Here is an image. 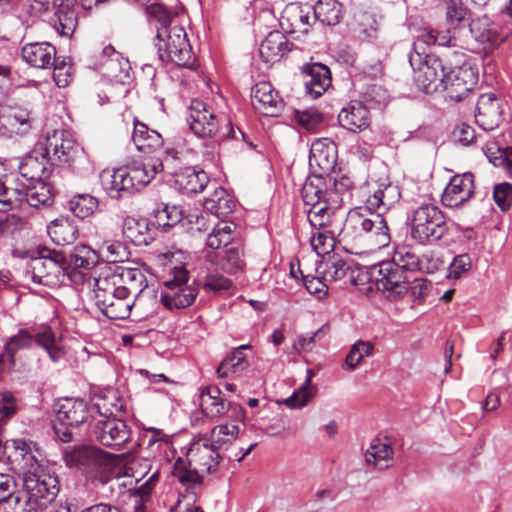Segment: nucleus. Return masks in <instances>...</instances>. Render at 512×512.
I'll list each match as a JSON object with an SVG mask.
<instances>
[{"instance_id":"obj_13","label":"nucleus","mask_w":512,"mask_h":512,"mask_svg":"<svg viewBox=\"0 0 512 512\" xmlns=\"http://www.w3.org/2000/svg\"><path fill=\"white\" fill-rule=\"evenodd\" d=\"M478 83V68L464 66V69L455 70L445 74L442 92L446 98L453 102H461L474 89Z\"/></svg>"},{"instance_id":"obj_64","label":"nucleus","mask_w":512,"mask_h":512,"mask_svg":"<svg viewBox=\"0 0 512 512\" xmlns=\"http://www.w3.org/2000/svg\"><path fill=\"white\" fill-rule=\"evenodd\" d=\"M183 152L175 148L163 147V154L157 155L156 158H152L153 161L161 162L162 171L165 169L169 170V173L173 175L174 171H178L182 168Z\"/></svg>"},{"instance_id":"obj_21","label":"nucleus","mask_w":512,"mask_h":512,"mask_svg":"<svg viewBox=\"0 0 512 512\" xmlns=\"http://www.w3.org/2000/svg\"><path fill=\"white\" fill-rule=\"evenodd\" d=\"M78 0H55L52 5L53 16L47 21L61 36L71 37L78 25Z\"/></svg>"},{"instance_id":"obj_1","label":"nucleus","mask_w":512,"mask_h":512,"mask_svg":"<svg viewBox=\"0 0 512 512\" xmlns=\"http://www.w3.org/2000/svg\"><path fill=\"white\" fill-rule=\"evenodd\" d=\"M85 159L84 149L64 130L53 129L34 146V173L51 175L54 166L67 165L75 168L77 162Z\"/></svg>"},{"instance_id":"obj_27","label":"nucleus","mask_w":512,"mask_h":512,"mask_svg":"<svg viewBox=\"0 0 512 512\" xmlns=\"http://www.w3.org/2000/svg\"><path fill=\"white\" fill-rule=\"evenodd\" d=\"M152 222L146 218L127 216L122 225L123 236L135 246H147L155 238Z\"/></svg>"},{"instance_id":"obj_20","label":"nucleus","mask_w":512,"mask_h":512,"mask_svg":"<svg viewBox=\"0 0 512 512\" xmlns=\"http://www.w3.org/2000/svg\"><path fill=\"white\" fill-rule=\"evenodd\" d=\"M474 175L471 172L454 175L442 194V203L449 208L462 206L473 197Z\"/></svg>"},{"instance_id":"obj_52","label":"nucleus","mask_w":512,"mask_h":512,"mask_svg":"<svg viewBox=\"0 0 512 512\" xmlns=\"http://www.w3.org/2000/svg\"><path fill=\"white\" fill-rule=\"evenodd\" d=\"M294 119L297 124L309 132H316L324 123L325 117L316 108L295 110Z\"/></svg>"},{"instance_id":"obj_61","label":"nucleus","mask_w":512,"mask_h":512,"mask_svg":"<svg viewBox=\"0 0 512 512\" xmlns=\"http://www.w3.org/2000/svg\"><path fill=\"white\" fill-rule=\"evenodd\" d=\"M489 161L496 167L505 168L509 174H512V147H499L494 144L488 148L486 153Z\"/></svg>"},{"instance_id":"obj_47","label":"nucleus","mask_w":512,"mask_h":512,"mask_svg":"<svg viewBox=\"0 0 512 512\" xmlns=\"http://www.w3.org/2000/svg\"><path fill=\"white\" fill-rule=\"evenodd\" d=\"M49 177L50 175L44 176L42 172L37 177L34 176V200L38 202L34 204V208L39 205L50 207L54 204L55 193L52 184L47 181Z\"/></svg>"},{"instance_id":"obj_44","label":"nucleus","mask_w":512,"mask_h":512,"mask_svg":"<svg viewBox=\"0 0 512 512\" xmlns=\"http://www.w3.org/2000/svg\"><path fill=\"white\" fill-rule=\"evenodd\" d=\"M390 260L410 277L418 271V254L411 246L402 245L397 247Z\"/></svg>"},{"instance_id":"obj_14","label":"nucleus","mask_w":512,"mask_h":512,"mask_svg":"<svg viewBox=\"0 0 512 512\" xmlns=\"http://www.w3.org/2000/svg\"><path fill=\"white\" fill-rule=\"evenodd\" d=\"M505 103L494 93L481 94L475 107V121L485 131H492L504 121Z\"/></svg>"},{"instance_id":"obj_45","label":"nucleus","mask_w":512,"mask_h":512,"mask_svg":"<svg viewBox=\"0 0 512 512\" xmlns=\"http://www.w3.org/2000/svg\"><path fill=\"white\" fill-rule=\"evenodd\" d=\"M327 180L331 189L330 192V203L333 206H341L344 201V197H351V191L355 187V182L348 175H341L340 177L327 176Z\"/></svg>"},{"instance_id":"obj_18","label":"nucleus","mask_w":512,"mask_h":512,"mask_svg":"<svg viewBox=\"0 0 512 512\" xmlns=\"http://www.w3.org/2000/svg\"><path fill=\"white\" fill-rule=\"evenodd\" d=\"M251 102L255 110L268 117L279 116L285 105L278 91L265 81L252 88Z\"/></svg>"},{"instance_id":"obj_28","label":"nucleus","mask_w":512,"mask_h":512,"mask_svg":"<svg viewBox=\"0 0 512 512\" xmlns=\"http://www.w3.org/2000/svg\"><path fill=\"white\" fill-rule=\"evenodd\" d=\"M176 187L184 194L202 192L209 183V177L203 170L195 167H183L173 172Z\"/></svg>"},{"instance_id":"obj_22","label":"nucleus","mask_w":512,"mask_h":512,"mask_svg":"<svg viewBox=\"0 0 512 512\" xmlns=\"http://www.w3.org/2000/svg\"><path fill=\"white\" fill-rule=\"evenodd\" d=\"M306 95L317 99L332 85L331 71L323 63H306L300 68Z\"/></svg>"},{"instance_id":"obj_24","label":"nucleus","mask_w":512,"mask_h":512,"mask_svg":"<svg viewBox=\"0 0 512 512\" xmlns=\"http://www.w3.org/2000/svg\"><path fill=\"white\" fill-rule=\"evenodd\" d=\"M339 125L354 133L367 129L371 123L369 107L364 101L351 100L338 113Z\"/></svg>"},{"instance_id":"obj_31","label":"nucleus","mask_w":512,"mask_h":512,"mask_svg":"<svg viewBox=\"0 0 512 512\" xmlns=\"http://www.w3.org/2000/svg\"><path fill=\"white\" fill-rule=\"evenodd\" d=\"M145 160L146 162L140 165L134 164L132 166L123 167L131 193L150 183L157 173L162 172L161 162L146 158Z\"/></svg>"},{"instance_id":"obj_34","label":"nucleus","mask_w":512,"mask_h":512,"mask_svg":"<svg viewBox=\"0 0 512 512\" xmlns=\"http://www.w3.org/2000/svg\"><path fill=\"white\" fill-rule=\"evenodd\" d=\"M34 347L41 349L53 362L64 356V351L51 326L41 324L34 329Z\"/></svg>"},{"instance_id":"obj_43","label":"nucleus","mask_w":512,"mask_h":512,"mask_svg":"<svg viewBox=\"0 0 512 512\" xmlns=\"http://www.w3.org/2000/svg\"><path fill=\"white\" fill-rule=\"evenodd\" d=\"M339 207L340 206H333L328 203L322 204L318 207L311 206L307 214L309 223L314 228L333 229V223L337 218L336 210Z\"/></svg>"},{"instance_id":"obj_23","label":"nucleus","mask_w":512,"mask_h":512,"mask_svg":"<svg viewBox=\"0 0 512 512\" xmlns=\"http://www.w3.org/2000/svg\"><path fill=\"white\" fill-rule=\"evenodd\" d=\"M219 449L208 440L197 441L191 445L187 453L189 464H193L198 471L215 473L221 460Z\"/></svg>"},{"instance_id":"obj_48","label":"nucleus","mask_w":512,"mask_h":512,"mask_svg":"<svg viewBox=\"0 0 512 512\" xmlns=\"http://www.w3.org/2000/svg\"><path fill=\"white\" fill-rule=\"evenodd\" d=\"M69 210L79 219L91 216L98 208V199L90 194H77L69 201Z\"/></svg>"},{"instance_id":"obj_29","label":"nucleus","mask_w":512,"mask_h":512,"mask_svg":"<svg viewBox=\"0 0 512 512\" xmlns=\"http://www.w3.org/2000/svg\"><path fill=\"white\" fill-rule=\"evenodd\" d=\"M279 24L288 34H307L311 27L310 11H305L302 6L290 4L283 10Z\"/></svg>"},{"instance_id":"obj_46","label":"nucleus","mask_w":512,"mask_h":512,"mask_svg":"<svg viewBox=\"0 0 512 512\" xmlns=\"http://www.w3.org/2000/svg\"><path fill=\"white\" fill-rule=\"evenodd\" d=\"M438 59L441 60L443 66V72L448 74L455 70L464 69V66H473L468 61V55L459 49L444 48V50L438 55Z\"/></svg>"},{"instance_id":"obj_40","label":"nucleus","mask_w":512,"mask_h":512,"mask_svg":"<svg viewBox=\"0 0 512 512\" xmlns=\"http://www.w3.org/2000/svg\"><path fill=\"white\" fill-rule=\"evenodd\" d=\"M60 252L64 258L61 262L64 274H69L70 271L78 268L91 269L96 263V261L90 257L92 253L91 250L84 245L77 246L74 252Z\"/></svg>"},{"instance_id":"obj_57","label":"nucleus","mask_w":512,"mask_h":512,"mask_svg":"<svg viewBox=\"0 0 512 512\" xmlns=\"http://www.w3.org/2000/svg\"><path fill=\"white\" fill-rule=\"evenodd\" d=\"M466 28H468L473 38L481 44H492L495 40V34L490 29L487 18L470 20Z\"/></svg>"},{"instance_id":"obj_53","label":"nucleus","mask_w":512,"mask_h":512,"mask_svg":"<svg viewBox=\"0 0 512 512\" xmlns=\"http://www.w3.org/2000/svg\"><path fill=\"white\" fill-rule=\"evenodd\" d=\"M362 99L360 101H364L371 108H382L387 105L389 101V93L382 86L378 84H369L366 86L365 90L361 95Z\"/></svg>"},{"instance_id":"obj_4","label":"nucleus","mask_w":512,"mask_h":512,"mask_svg":"<svg viewBox=\"0 0 512 512\" xmlns=\"http://www.w3.org/2000/svg\"><path fill=\"white\" fill-rule=\"evenodd\" d=\"M156 47L162 62L173 63L178 67L196 69V57L187 38L185 29L180 25L170 28H158Z\"/></svg>"},{"instance_id":"obj_8","label":"nucleus","mask_w":512,"mask_h":512,"mask_svg":"<svg viewBox=\"0 0 512 512\" xmlns=\"http://www.w3.org/2000/svg\"><path fill=\"white\" fill-rule=\"evenodd\" d=\"M409 63L414 71L415 84L421 91L426 94L442 92L445 73L438 55L411 53Z\"/></svg>"},{"instance_id":"obj_60","label":"nucleus","mask_w":512,"mask_h":512,"mask_svg":"<svg viewBox=\"0 0 512 512\" xmlns=\"http://www.w3.org/2000/svg\"><path fill=\"white\" fill-rule=\"evenodd\" d=\"M311 238V246L318 255L329 254L334 249L336 229H322Z\"/></svg>"},{"instance_id":"obj_51","label":"nucleus","mask_w":512,"mask_h":512,"mask_svg":"<svg viewBox=\"0 0 512 512\" xmlns=\"http://www.w3.org/2000/svg\"><path fill=\"white\" fill-rule=\"evenodd\" d=\"M145 5V13L149 23L155 24L157 29L172 27L173 13L170 9L157 2Z\"/></svg>"},{"instance_id":"obj_7","label":"nucleus","mask_w":512,"mask_h":512,"mask_svg":"<svg viewBox=\"0 0 512 512\" xmlns=\"http://www.w3.org/2000/svg\"><path fill=\"white\" fill-rule=\"evenodd\" d=\"M367 274V281H373L387 299L397 301L407 295V283L411 277L391 260L371 266Z\"/></svg>"},{"instance_id":"obj_58","label":"nucleus","mask_w":512,"mask_h":512,"mask_svg":"<svg viewBox=\"0 0 512 512\" xmlns=\"http://www.w3.org/2000/svg\"><path fill=\"white\" fill-rule=\"evenodd\" d=\"M239 434V427L235 424H220L211 430L210 443L215 444L218 448L223 445L232 443Z\"/></svg>"},{"instance_id":"obj_56","label":"nucleus","mask_w":512,"mask_h":512,"mask_svg":"<svg viewBox=\"0 0 512 512\" xmlns=\"http://www.w3.org/2000/svg\"><path fill=\"white\" fill-rule=\"evenodd\" d=\"M56 61V48L47 42H34V67L46 69Z\"/></svg>"},{"instance_id":"obj_33","label":"nucleus","mask_w":512,"mask_h":512,"mask_svg":"<svg viewBox=\"0 0 512 512\" xmlns=\"http://www.w3.org/2000/svg\"><path fill=\"white\" fill-rule=\"evenodd\" d=\"M47 232L56 245L65 246L77 240L79 229L73 219L60 217L50 222Z\"/></svg>"},{"instance_id":"obj_15","label":"nucleus","mask_w":512,"mask_h":512,"mask_svg":"<svg viewBox=\"0 0 512 512\" xmlns=\"http://www.w3.org/2000/svg\"><path fill=\"white\" fill-rule=\"evenodd\" d=\"M94 410L98 411L99 406H89L84 399L71 397L60 399L55 408L57 420L62 426L75 427L85 423L92 416Z\"/></svg>"},{"instance_id":"obj_42","label":"nucleus","mask_w":512,"mask_h":512,"mask_svg":"<svg viewBox=\"0 0 512 512\" xmlns=\"http://www.w3.org/2000/svg\"><path fill=\"white\" fill-rule=\"evenodd\" d=\"M152 218L153 227L167 230L182 220L183 211L180 206L160 203L153 209Z\"/></svg>"},{"instance_id":"obj_3","label":"nucleus","mask_w":512,"mask_h":512,"mask_svg":"<svg viewBox=\"0 0 512 512\" xmlns=\"http://www.w3.org/2000/svg\"><path fill=\"white\" fill-rule=\"evenodd\" d=\"M67 467L81 471L92 482L107 484L115 474L116 457L94 445L78 444L63 449Z\"/></svg>"},{"instance_id":"obj_11","label":"nucleus","mask_w":512,"mask_h":512,"mask_svg":"<svg viewBox=\"0 0 512 512\" xmlns=\"http://www.w3.org/2000/svg\"><path fill=\"white\" fill-rule=\"evenodd\" d=\"M34 512H56L50 508L57 497L60 487L57 475L42 468L34 457Z\"/></svg>"},{"instance_id":"obj_54","label":"nucleus","mask_w":512,"mask_h":512,"mask_svg":"<svg viewBox=\"0 0 512 512\" xmlns=\"http://www.w3.org/2000/svg\"><path fill=\"white\" fill-rule=\"evenodd\" d=\"M244 250L240 246H231L226 249L222 259V270L228 274H235L245 267Z\"/></svg>"},{"instance_id":"obj_39","label":"nucleus","mask_w":512,"mask_h":512,"mask_svg":"<svg viewBox=\"0 0 512 512\" xmlns=\"http://www.w3.org/2000/svg\"><path fill=\"white\" fill-rule=\"evenodd\" d=\"M234 208L235 202L223 187H217L204 201V209L218 218L227 217Z\"/></svg>"},{"instance_id":"obj_9","label":"nucleus","mask_w":512,"mask_h":512,"mask_svg":"<svg viewBox=\"0 0 512 512\" xmlns=\"http://www.w3.org/2000/svg\"><path fill=\"white\" fill-rule=\"evenodd\" d=\"M173 278L164 282L167 292L161 293V303L169 310L184 309L192 305L199 293V284L187 285L189 272L184 266L173 268Z\"/></svg>"},{"instance_id":"obj_19","label":"nucleus","mask_w":512,"mask_h":512,"mask_svg":"<svg viewBox=\"0 0 512 512\" xmlns=\"http://www.w3.org/2000/svg\"><path fill=\"white\" fill-rule=\"evenodd\" d=\"M133 124L132 141L137 150L149 160L156 158L157 155H162L164 147L162 135L137 118L134 119Z\"/></svg>"},{"instance_id":"obj_35","label":"nucleus","mask_w":512,"mask_h":512,"mask_svg":"<svg viewBox=\"0 0 512 512\" xmlns=\"http://www.w3.org/2000/svg\"><path fill=\"white\" fill-rule=\"evenodd\" d=\"M116 277L120 278L123 286L128 289L129 296L134 300L149 292L147 278L140 268L119 267L117 275H113L112 280Z\"/></svg>"},{"instance_id":"obj_12","label":"nucleus","mask_w":512,"mask_h":512,"mask_svg":"<svg viewBox=\"0 0 512 512\" xmlns=\"http://www.w3.org/2000/svg\"><path fill=\"white\" fill-rule=\"evenodd\" d=\"M93 435L103 446L120 448L130 441L132 432L127 423L115 417L111 411L110 416L96 423Z\"/></svg>"},{"instance_id":"obj_36","label":"nucleus","mask_w":512,"mask_h":512,"mask_svg":"<svg viewBox=\"0 0 512 512\" xmlns=\"http://www.w3.org/2000/svg\"><path fill=\"white\" fill-rule=\"evenodd\" d=\"M103 189L113 199H120L123 193H131L123 167L113 170H103L100 174Z\"/></svg>"},{"instance_id":"obj_41","label":"nucleus","mask_w":512,"mask_h":512,"mask_svg":"<svg viewBox=\"0 0 512 512\" xmlns=\"http://www.w3.org/2000/svg\"><path fill=\"white\" fill-rule=\"evenodd\" d=\"M393 459V448L390 444L382 443L374 439L365 453V461L375 469L384 470L388 468Z\"/></svg>"},{"instance_id":"obj_32","label":"nucleus","mask_w":512,"mask_h":512,"mask_svg":"<svg viewBox=\"0 0 512 512\" xmlns=\"http://www.w3.org/2000/svg\"><path fill=\"white\" fill-rule=\"evenodd\" d=\"M217 386H208L200 394L202 412L211 418L221 417L231 408V403L221 396Z\"/></svg>"},{"instance_id":"obj_50","label":"nucleus","mask_w":512,"mask_h":512,"mask_svg":"<svg viewBox=\"0 0 512 512\" xmlns=\"http://www.w3.org/2000/svg\"><path fill=\"white\" fill-rule=\"evenodd\" d=\"M457 30H453L451 27H449L445 31H437V30H427L422 35L421 38L423 42H425L428 45H439L443 46L445 48H455L458 47L457 43Z\"/></svg>"},{"instance_id":"obj_5","label":"nucleus","mask_w":512,"mask_h":512,"mask_svg":"<svg viewBox=\"0 0 512 512\" xmlns=\"http://www.w3.org/2000/svg\"><path fill=\"white\" fill-rule=\"evenodd\" d=\"M448 231L443 211L431 203H423L412 213L410 236L420 245L439 242Z\"/></svg>"},{"instance_id":"obj_2","label":"nucleus","mask_w":512,"mask_h":512,"mask_svg":"<svg viewBox=\"0 0 512 512\" xmlns=\"http://www.w3.org/2000/svg\"><path fill=\"white\" fill-rule=\"evenodd\" d=\"M187 122L191 132L199 138L219 136L221 140L241 141L251 150L256 148V145L249 141L246 134L239 127L233 126L230 119L223 114H216L211 107L200 99L191 101Z\"/></svg>"},{"instance_id":"obj_6","label":"nucleus","mask_w":512,"mask_h":512,"mask_svg":"<svg viewBox=\"0 0 512 512\" xmlns=\"http://www.w3.org/2000/svg\"><path fill=\"white\" fill-rule=\"evenodd\" d=\"M95 301L97 307L109 319L123 320L130 316L135 300L129 296L126 286H116L111 279L99 278L95 281Z\"/></svg>"},{"instance_id":"obj_63","label":"nucleus","mask_w":512,"mask_h":512,"mask_svg":"<svg viewBox=\"0 0 512 512\" xmlns=\"http://www.w3.org/2000/svg\"><path fill=\"white\" fill-rule=\"evenodd\" d=\"M32 492L29 489L18 491L15 498L0 506V512H32Z\"/></svg>"},{"instance_id":"obj_62","label":"nucleus","mask_w":512,"mask_h":512,"mask_svg":"<svg viewBox=\"0 0 512 512\" xmlns=\"http://www.w3.org/2000/svg\"><path fill=\"white\" fill-rule=\"evenodd\" d=\"M32 345V334L27 329H22L18 334L11 336L5 345V353L11 363H14V356L17 351L27 349Z\"/></svg>"},{"instance_id":"obj_55","label":"nucleus","mask_w":512,"mask_h":512,"mask_svg":"<svg viewBox=\"0 0 512 512\" xmlns=\"http://www.w3.org/2000/svg\"><path fill=\"white\" fill-rule=\"evenodd\" d=\"M446 18L449 26L457 31L466 28L470 21L467 9L461 3H456L454 0H450L447 3Z\"/></svg>"},{"instance_id":"obj_38","label":"nucleus","mask_w":512,"mask_h":512,"mask_svg":"<svg viewBox=\"0 0 512 512\" xmlns=\"http://www.w3.org/2000/svg\"><path fill=\"white\" fill-rule=\"evenodd\" d=\"M342 18V4L337 0H318L313 6V19L324 26H335Z\"/></svg>"},{"instance_id":"obj_17","label":"nucleus","mask_w":512,"mask_h":512,"mask_svg":"<svg viewBox=\"0 0 512 512\" xmlns=\"http://www.w3.org/2000/svg\"><path fill=\"white\" fill-rule=\"evenodd\" d=\"M61 252L39 245L34 251V283L47 285L51 276L63 272Z\"/></svg>"},{"instance_id":"obj_59","label":"nucleus","mask_w":512,"mask_h":512,"mask_svg":"<svg viewBox=\"0 0 512 512\" xmlns=\"http://www.w3.org/2000/svg\"><path fill=\"white\" fill-rule=\"evenodd\" d=\"M374 346L371 342L359 340L351 347L345 358V366L349 370H355L361 363L364 356H370L373 353Z\"/></svg>"},{"instance_id":"obj_49","label":"nucleus","mask_w":512,"mask_h":512,"mask_svg":"<svg viewBox=\"0 0 512 512\" xmlns=\"http://www.w3.org/2000/svg\"><path fill=\"white\" fill-rule=\"evenodd\" d=\"M314 372L311 369L307 370V377L304 384L298 391H295L289 398L285 400V404L291 408H300L308 404V402L315 396L316 387L311 385Z\"/></svg>"},{"instance_id":"obj_16","label":"nucleus","mask_w":512,"mask_h":512,"mask_svg":"<svg viewBox=\"0 0 512 512\" xmlns=\"http://www.w3.org/2000/svg\"><path fill=\"white\" fill-rule=\"evenodd\" d=\"M367 218L360 212H350L338 231V236L342 241H353L363 236L364 233L371 232L374 227L379 231L388 230L386 222L380 213Z\"/></svg>"},{"instance_id":"obj_30","label":"nucleus","mask_w":512,"mask_h":512,"mask_svg":"<svg viewBox=\"0 0 512 512\" xmlns=\"http://www.w3.org/2000/svg\"><path fill=\"white\" fill-rule=\"evenodd\" d=\"M290 45L292 44L283 32L274 30L261 42L259 55L263 62L273 64L280 61L291 50Z\"/></svg>"},{"instance_id":"obj_25","label":"nucleus","mask_w":512,"mask_h":512,"mask_svg":"<svg viewBox=\"0 0 512 512\" xmlns=\"http://www.w3.org/2000/svg\"><path fill=\"white\" fill-rule=\"evenodd\" d=\"M337 161V146L330 138H319L312 142L309 153V165L317 166L324 176H328Z\"/></svg>"},{"instance_id":"obj_37","label":"nucleus","mask_w":512,"mask_h":512,"mask_svg":"<svg viewBox=\"0 0 512 512\" xmlns=\"http://www.w3.org/2000/svg\"><path fill=\"white\" fill-rule=\"evenodd\" d=\"M248 344L240 345L227 355L218 365L216 373L218 377L225 378L230 373L239 375L249 367V361L244 350L250 349Z\"/></svg>"},{"instance_id":"obj_26","label":"nucleus","mask_w":512,"mask_h":512,"mask_svg":"<svg viewBox=\"0 0 512 512\" xmlns=\"http://www.w3.org/2000/svg\"><path fill=\"white\" fill-rule=\"evenodd\" d=\"M330 186L327 177L323 174L309 175L301 189V197L305 205L320 206L330 203Z\"/></svg>"},{"instance_id":"obj_10","label":"nucleus","mask_w":512,"mask_h":512,"mask_svg":"<svg viewBox=\"0 0 512 512\" xmlns=\"http://www.w3.org/2000/svg\"><path fill=\"white\" fill-rule=\"evenodd\" d=\"M323 268L324 280L339 281L346 279V282L353 286L363 285L367 279V271H364L358 263L350 257H342L333 254L320 266Z\"/></svg>"}]
</instances>
